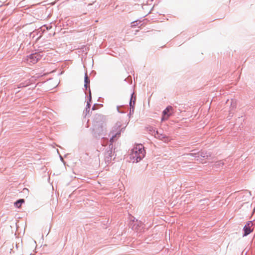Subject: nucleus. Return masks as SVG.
I'll return each mask as SVG.
<instances>
[{"mask_svg":"<svg viewBox=\"0 0 255 255\" xmlns=\"http://www.w3.org/2000/svg\"><path fill=\"white\" fill-rule=\"evenodd\" d=\"M172 108L171 106L167 107L163 112L162 120H165L168 119L169 116L172 115Z\"/></svg>","mask_w":255,"mask_h":255,"instance_id":"obj_5","label":"nucleus"},{"mask_svg":"<svg viewBox=\"0 0 255 255\" xmlns=\"http://www.w3.org/2000/svg\"><path fill=\"white\" fill-rule=\"evenodd\" d=\"M41 57L39 53L31 54L27 57L26 62L30 65L35 64L41 58Z\"/></svg>","mask_w":255,"mask_h":255,"instance_id":"obj_3","label":"nucleus"},{"mask_svg":"<svg viewBox=\"0 0 255 255\" xmlns=\"http://www.w3.org/2000/svg\"><path fill=\"white\" fill-rule=\"evenodd\" d=\"M145 153L143 146L141 144H137L131 150L129 157L132 162L136 163L144 157Z\"/></svg>","mask_w":255,"mask_h":255,"instance_id":"obj_1","label":"nucleus"},{"mask_svg":"<svg viewBox=\"0 0 255 255\" xmlns=\"http://www.w3.org/2000/svg\"><path fill=\"white\" fill-rule=\"evenodd\" d=\"M24 202V199H19L14 203V205L15 207H16L17 208H20L21 207L22 204Z\"/></svg>","mask_w":255,"mask_h":255,"instance_id":"obj_8","label":"nucleus"},{"mask_svg":"<svg viewBox=\"0 0 255 255\" xmlns=\"http://www.w3.org/2000/svg\"><path fill=\"white\" fill-rule=\"evenodd\" d=\"M121 132L120 131H117L115 134L114 133L112 134L111 138V142H114L115 140L117 139V137H119L120 136Z\"/></svg>","mask_w":255,"mask_h":255,"instance_id":"obj_7","label":"nucleus"},{"mask_svg":"<svg viewBox=\"0 0 255 255\" xmlns=\"http://www.w3.org/2000/svg\"><path fill=\"white\" fill-rule=\"evenodd\" d=\"M40 0H35V3H39L40 2Z\"/></svg>","mask_w":255,"mask_h":255,"instance_id":"obj_10","label":"nucleus"},{"mask_svg":"<svg viewBox=\"0 0 255 255\" xmlns=\"http://www.w3.org/2000/svg\"><path fill=\"white\" fill-rule=\"evenodd\" d=\"M139 224H140V225H142V223H139Z\"/></svg>","mask_w":255,"mask_h":255,"instance_id":"obj_11","label":"nucleus"},{"mask_svg":"<svg viewBox=\"0 0 255 255\" xmlns=\"http://www.w3.org/2000/svg\"><path fill=\"white\" fill-rule=\"evenodd\" d=\"M150 131L155 137L162 140L164 142H168L170 140V138L164 133L163 128H155L151 130Z\"/></svg>","mask_w":255,"mask_h":255,"instance_id":"obj_2","label":"nucleus"},{"mask_svg":"<svg viewBox=\"0 0 255 255\" xmlns=\"http://www.w3.org/2000/svg\"><path fill=\"white\" fill-rule=\"evenodd\" d=\"M253 223L252 221L248 222L244 227V236H246L253 231Z\"/></svg>","mask_w":255,"mask_h":255,"instance_id":"obj_4","label":"nucleus"},{"mask_svg":"<svg viewBox=\"0 0 255 255\" xmlns=\"http://www.w3.org/2000/svg\"><path fill=\"white\" fill-rule=\"evenodd\" d=\"M197 155L196 156V157H197V158L202 157L204 159H207L209 157H210L211 156L210 154L204 151L199 152L197 154Z\"/></svg>","mask_w":255,"mask_h":255,"instance_id":"obj_6","label":"nucleus"},{"mask_svg":"<svg viewBox=\"0 0 255 255\" xmlns=\"http://www.w3.org/2000/svg\"><path fill=\"white\" fill-rule=\"evenodd\" d=\"M90 83V80L88 77L87 74L85 75V87L87 88L88 87V85Z\"/></svg>","mask_w":255,"mask_h":255,"instance_id":"obj_9","label":"nucleus"}]
</instances>
